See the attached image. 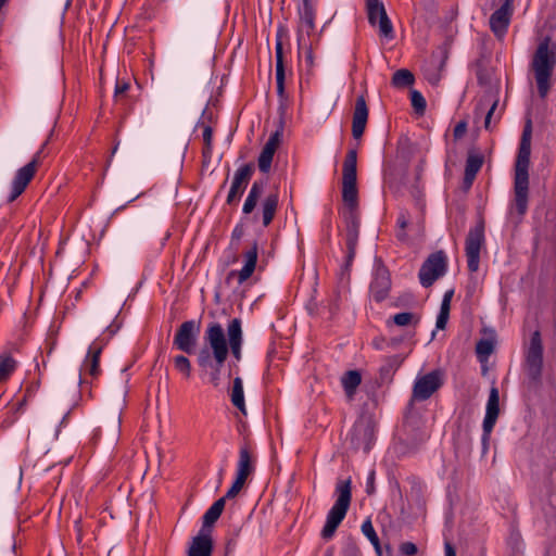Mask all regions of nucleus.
I'll return each mask as SVG.
<instances>
[{"label": "nucleus", "mask_w": 556, "mask_h": 556, "mask_svg": "<svg viewBox=\"0 0 556 556\" xmlns=\"http://www.w3.org/2000/svg\"><path fill=\"white\" fill-rule=\"evenodd\" d=\"M274 154L275 151L271 150V147H263L257 160L258 169L262 173L267 174L270 170Z\"/></svg>", "instance_id": "36"}, {"label": "nucleus", "mask_w": 556, "mask_h": 556, "mask_svg": "<svg viewBox=\"0 0 556 556\" xmlns=\"http://www.w3.org/2000/svg\"><path fill=\"white\" fill-rule=\"evenodd\" d=\"M374 479H375V472H370L368 480H367V493L371 494L374 492Z\"/></svg>", "instance_id": "54"}, {"label": "nucleus", "mask_w": 556, "mask_h": 556, "mask_svg": "<svg viewBox=\"0 0 556 556\" xmlns=\"http://www.w3.org/2000/svg\"><path fill=\"white\" fill-rule=\"evenodd\" d=\"M279 142H280V132L276 131L270 135L269 139L267 140V142L265 143L264 147H269V148L271 147V150L276 152V150L279 146Z\"/></svg>", "instance_id": "49"}, {"label": "nucleus", "mask_w": 556, "mask_h": 556, "mask_svg": "<svg viewBox=\"0 0 556 556\" xmlns=\"http://www.w3.org/2000/svg\"><path fill=\"white\" fill-rule=\"evenodd\" d=\"M48 141H46L41 146V148L35 153L30 162H28L26 165L17 169V172L15 173V176L11 185V193L8 198L9 202H13L14 200H16L24 192L28 184L34 178L38 169V166L42 161L43 151Z\"/></svg>", "instance_id": "6"}, {"label": "nucleus", "mask_w": 556, "mask_h": 556, "mask_svg": "<svg viewBox=\"0 0 556 556\" xmlns=\"http://www.w3.org/2000/svg\"><path fill=\"white\" fill-rule=\"evenodd\" d=\"M511 15L513 0H505L490 17V28L495 36L500 37L506 34Z\"/></svg>", "instance_id": "18"}, {"label": "nucleus", "mask_w": 556, "mask_h": 556, "mask_svg": "<svg viewBox=\"0 0 556 556\" xmlns=\"http://www.w3.org/2000/svg\"><path fill=\"white\" fill-rule=\"evenodd\" d=\"M307 60L312 61V53L311 52H308V54H307Z\"/></svg>", "instance_id": "62"}, {"label": "nucleus", "mask_w": 556, "mask_h": 556, "mask_svg": "<svg viewBox=\"0 0 556 556\" xmlns=\"http://www.w3.org/2000/svg\"><path fill=\"white\" fill-rule=\"evenodd\" d=\"M500 415V394L498 389L493 386L490 390L488 403H486V410L485 416L482 424V445L484 452L488 450L490 434L496 424V420Z\"/></svg>", "instance_id": "13"}, {"label": "nucleus", "mask_w": 556, "mask_h": 556, "mask_svg": "<svg viewBox=\"0 0 556 556\" xmlns=\"http://www.w3.org/2000/svg\"><path fill=\"white\" fill-rule=\"evenodd\" d=\"M244 484H245V480L236 476L233 483L231 484V486L229 488V490L226 492V494L223 497H226V501L235 498L239 494V492L242 490Z\"/></svg>", "instance_id": "43"}, {"label": "nucleus", "mask_w": 556, "mask_h": 556, "mask_svg": "<svg viewBox=\"0 0 556 556\" xmlns=\"http://www.w3.org/2000/svg\"><path fill=\"white\" fill-rule=\"evenodd\" d=\"M279 203V194L278 192H271L266 195L264 201L262 202L261 211H262V223L264 227H267L273 222Z\"/></svg>", "instance_id": "25"}, {"label": "nucleus", "mask_w": 556, "mask_h": 556, "mask_svg": "<svg viewBox=\"0 0 556 556\" xmlns=\"http://www.w3.org/2000/svg\"><path fill=\"white\" fill-rule=\"evenodd\" d=\"M467 130V123L465 121H460L456 124L453 130V135L455 139H460Z\"/></svg>", "instance_id": "48"}, {"label": "nucleus", "mask_w": 556, "mask_h": 556, "mask_svg": "<svg viewBox=\"0 0 556 556\" xmlns=\"http://www.w3.org/2000/svg\"><path fill=\"white\" fill-rule=\"evenodd\" d=\"M543 368V344L539 330L534 331L525 354V369L531 381L539 383Z\"/></svg>", "instance_id": "7"}, {"label": "nucleus", "mask_w": 556, "mask_h": 556, "mask_svg": "<svg viewBox=\"0 0 556 556\" xmlns=\"http://www.w3.org/2000/svg\"><path fill=\"white\" fill-rule=\"evenodd\" d=\"M483 101H485L486 103H491V106L488 110L485 118H484V127H485V129H490L491 128V121H492L493 114H494V112H495V110L497 108L498 100L497 99H492V98H488V99L485 98Z\"/></svg>", "instance_id": "44"}, {"label": "nucleus", "mask_w": 556, "mask_h": 556, "mask_svg": "<svg viewBox=\"0 0 556 556\" xmlns=\"http://www.w3.org/2000/svg\"><path fill=\"white\" fill-rule=\"evenodd\" d=\"M130 88V84L125 80H117L114 89V101L116 103L123 102Z\"/></svg>", "instance_id": "42"}, {"label": "nucleus", "mask_w": 556, "mask_h": 556, "mask_svg": "<svg viewBox=\"0 0 556 556\" xmlns=\"http://www.w3.org/2000/svg\"><path fill=\"white\" fill-rule=\"evenodd\" d=\"M453 295H454V290H453V289L447 290V291L444 293L442 301H444V302H450V303H451Z\"/></svg>", "instance_id": "57"}, {"label": "nucleus", "mask_w": 556, "mask_h": 556, "mask_svg": "<svg viewBox=\"0 0 556 556\" xmlns=\"http://www.w3.org/2000/svg\"><path fill=\"white\" fill-rule=\"evenodd\" d=\"M352 481L351 478L339 479L336 483V502L327 514L325 526L321 530V536L325 540L331 539L340 523L346 516L352 501Z\"/></svg>", "instance_id": "5"}, {"label": "nucleus", "mask_w": 556, "mask_h": 556, "mask_svg": "<svg viewBox=\"0 0 556 556\" xmlns=\"http://www.w3.org/2000/svg\"><path fill=\"white\" fill-rule=\"evenodd\" d=\"M362 532L363 534L369 540V542L375 547L376 553L380 556L381 555V545L379 538L374 529L372 522L370 519H366L362 525Z\"/></svg>", "instance_id": "35"}, {"label": "nucleus", "mask_w": 556, "mask_h": 556, "mask_svg": "<svg viewBox=\"0 0 556 556\" xmlns=\"http://www.w3.org/2000/svg\"><path fill=\"white\" fill-rule=\"evenodd\" d=\"M104 346V342L97 339L94 340L88 349V353L83 363L81 370L87 372L91 378L97 379L101 375L100 368V355L102 353Z\"/></svg>", "instance_id": "20"}, {"label": "nucleus", "mask_w": 556, "mask_h": 556, "mask_svg": "<svg viewBox=\"0 0 556 556\" xmlns=\"http://www.w3.org/2000/svg\"><path fill=\"white\" fill-rule=\"evenodd\" d=\"M412 106L418 114H424L426 111L427 102L425 97L418 90L410 91Z\"/></svg>", "instance_id": "41"}, {"label": "nucleus", "mask_w": 556, "mask_h": 556, "mask_svg": "<svg viewBox=\"0 0 556 556\" xmlns=\"http://www.w3.org/2000/svg\"><path fill=\"white\" fill-rule=\"evenodd\" d=\"M447 267V257L443 251H437L428 256L419 269V281L425 288L431 287L442 277Z\"/></svg>", "instance_id": "8"}, {"label": "nucleus", "mask_w": 556, "mask_h": 556, "mask_svg": "<svg viewBox=\"0 0 556 556\" xmlns=\"http://www.w3.org/2000/svg\"><path fill=\"white\" fill-rule=\"evenodd\" d=\"M408 223H409V215H408V213L406 211L401 212L399 214L396 224L401 228L402 231L407 227Z\"/></svg>", "instance_id": "50"}, {"label": "nucleus", "mask_w": 556, "mask_h": 556, "mask_svg": "<svg viewBox=\"0 0 556 556\" xmlns=\"http://www.w3.org/2000/svg\"><path fill=\"white\" fill-rule=\"evenodd\" d=\"M254 173V164L247 163L240 166L233 175V179L230 186V190L227 195V204L231 205L237 202L243 194L249 181Z\"/></svg>", "instance_id": "15"}, {"label": "nucleus", "mask_w": 556, "mask_h": 556, "mask_svg": "<svg viewBox=\"0 0 556 556\" xmlns=\"http://www.w3.org/2000/svg\"><path fill=\"white\" fill-rule=\"evenodd\" d=\"M531 136L532 127L529 121L522 130L515 161L514 200L509 207V214L516 215L518 219H521L528 210Z\"/></svg>", "instance_id": "2"}, {"label": "nucleus", "mask_w": 556, "mask_h": 556, "mask_svg": "<svg viewBox=\"0 0 556 556\" xmlns=\"http://www.w3.org/2000/svg\"><path fill=\"white\" fill-rule=\"evenodd\" d=\"M265 182L262 180H255L249 191V194L244 201L242 212L248 215L251 214L257 205L258 199L263 193Z\"/></svg>", "instance_id": "29"}, {"label": "nucleus", "mask_w": 556, "mask_h": 556, "mask_svg": "<svg viewBox=\"0 0 556 556\" xmlns=\"http://www.w3.org/2000/svg\"><path fill=\"white\" fill-rule=\"evenodd\" d=\"M26 403V400L23 399L20 403H17L16 410H21Z\"/></svg>", "instance_id": "59"}, {"label": "nucleus", "mask_w": 556, "mask_h": 556, "mask_svg": "<svg viewBox=\"0 0 556 556\" xmlns=\"http://www.w3.org/2000/svg\"><path fill=\"white\" fill-rule=\"evenodd\" d=\"M414 75L405 68L397 70L393 76L391 84L396 88H406L414 84Z\"/></svg>", "instance_id": "34"}, {"label": "nucleus", "mask_w": 556, "mask_h": 556, "mask_svg": "<svg viewBox=\"0 0 556 556\" xmlns=\"http://www.w3.org/2000/svg\"><path fill=\"white\" fill-rule=\"evenodd\" d=\"M404 357L401 355H391L384 359L380 367V378L382 381L391 380L394 372L401 367Z\"/></svg>", "instance_id": "30"}, {"label": "nucleus", "mask_w": 556, "mask_h": 556, "mask_svg": "<svg viewBox=\"0 0 556 556\" xmlns=\"http://www.w3.org/2000/svg\"><path fill=\"white\" fill-rule=\"evenodd\" d=\"M204 346L198 352L199 367L210 374V382L214 387L220 384V370L228 357L227 339L219 323L207 325L203 336Z\"/></svg>", "instance_id": "1"}, {"label": "nucleus", "mask_w": 556, "mask_h": 556, "mask_svg": "<svg viewBox=\"0 0 556 556\" xmlns=\"http://www.w3.org/2000/svg\"><path fill=\"white\" fill-rule=\"evenodd\" d=\"M226 504V497H220L213 503V505L205 511L202 517V528L205 530H210L220 517Z\"/></svg>", "instance_id": "28"}, {"label": "nucleus", "mask_w": 556, "mask_h": 556, "mask_svg": "<svg viewBox=\"0 0 556 556\" xmlns=\"http://www.w3.org/2000/svg\"><path fill=\"white\" fill-rule=\"evenodd\" d=\"M227 346L228 352L230 351L232 356L237 359H241V349L243 343L242 323L239 318H232L227 325Z\"/></svg>", "instance_id": "21"}, {"label": "nucleus", "mask_w": 556, "mask_h": 556, "mask_svg": "<svg viewBox=\"0 0 556 556\" xmlns=\"http://www.w3.org/2000/svg\"><path fill=\"white\" fill-rule=\"evenodd\" d=\"M494 350V344L491 340L481 339L477 342L476 353L480 359L488 358Z\"/></svg>", "instance_id": "39"}, {"label": "nucleus", "mask_w": 556, "mask_h": 556, "mask_svg": "<svg viewBox=\"0 0 556 556\" xmlns=\"http://www.w3.org/2000/svg\"><path fill=\"white\" fill-rule=\"evenodd\" d=\"M174 366L187 379H189L191 377V363H190V361L186 356L177 355L174 358Z\"/></svg>", "instance_id": "40"}, {"label": "nucleus", "mask_w": 556, "mask_h": 556, "mask_svg": "<svg viewBox=\"0 0 556 556\" xmlns=\"http://www.w3.org/2000/svg\"><path fill=\"white\" fill-rule=\"evenodd\" d=\"M202 137H203V141H204V147H203V150H202V155H203V159L208 162L211 160L212 151H213V144H212V141H213V129H212L211 126L203 125Z\"/></svg>", "instance_id": "37"}, {"label": "nucleus", "mask_w": 556, "mask_h": 556, "mask_svg": "<svg viewBox=\"0 0 556 556\" xmlns=\"http://www.w3.org/2000/svg\"><path fill=\"white\" fill-rule=\"evenodd\" d=\"M368 106L363 94L358 96L355 100L353 118H352V136L354 139L362 138L367 121H368Z\"/></svg>", "instance_id": "19"}, {"label": "nucleus", "mask_w": 556, "mask_h": 556, "mask_svg": "<svg viewBox=\"0 0 556 556\" xmlns=\"http://www.w3.org/2000/svg\"><path fill=\"white\" fill-rule=\"evenodd\" d=\"M362 377L357 370L346 371L342 379V387L346 395L352 396L355 393L356 388L361 384Z\"/></svg>", "instance_id": "33"}, {"label": "nucleus", "mask_w": 556, "mask_h": 556, "mask_svg": "<svg viewBox=\"0 0 556 556\" xmlns=\"http://www.w3.org/2000/svg\"><path fill=\"white\" fill-rule=\"evenodd\" d=\"M391 288L390 273L379 261L375 265L372 280L370 282V294L376 302H382L389 294Z\"/></svg>", "instance_id": "16"}, {"label": "nucleus", "mask_w": 556, "mask_h": 556, "mask_svg": "<svg viewBox=\"0 0 556 556\" xmlns=\"http://www.w3.org/2000/svg\"><path fill=\"white\" fill-rule=\"evenodd\" d=\"M448 318H450V315L439 313L437 316V323H435L437 329H440V330L445 329Z\"/></svg>", "instance_id": "51"}, {"label": "nucleus", "mask_w": 556, "mask_h": 556, "mask_svg": "<svg viewBox=\"0 0 556 556\" xmlns=\"http://www.w3.org/2000/svg\"><path fill=\"white\" fill-rule=\"evenodd\" d=\"M253 470L254 465L251 452L248 445H242L239 451L236 476L247 481L248 477L253 472Z\"/></svg>", "instance_id": "26"}, {"label": "nucleus", "mask_w": 556, "mask_h": 556, "mask_svg": "<svg viewBox=\"0 0 556 556\" xmlns=\"http://www.w3.org/2000/svg\"><path fill=\"white\" fill-rule=\"evenodd\" d=\"M316 5L317 0H302L298 7V40L300 43L303 40V34L309 36L315 29Z\"/></svg>", "instance_id": "17"}, {"label": "nucleus", "mask_w": 556, "mask_h": 556, "mask_svg": "<svg viewBox=\"0 0 556 556\" xmlns=\"http://www.w3.org/2000/svg\"><path fill=\"white\" fill-rule=\"evenodd\" d=\"M213 551V541L210 530L200 529L197 536L193 538L188 549V556H211Z\"/></svg>", "instance_id": "23"}, {"label": "nucleus", "mask_w": 556, "mask_h": 556, "mask_svg": "<svg viewBox=\"0 0 556 556\" xmlns=\"http://www.w3.org/2000/svg\"><path fill=\"white\" fill-rule=\"evenodd\" d=\"M276 85H277V94L279 98L285 97V79H286V70H285V60H283V47L280 36H277L276 40Z\"/></svg>", "instance_id": "24"}, {"label": "nucleus", "mask_w": 556, "mask_h": 556, "mask_svg": "<svg viewBox=\"0 0 556 556\" xmlns=\"http://www.w3.org/2000/svg\"><path fill=\"white\" fill-rule=\"evenodd\" d=\"M257 252H258V245L257 242L254 241L251 245V248L243 254L244 257V265L239 271H230L228 275V279L232 276L238 277V283L242 285L244 281H247L252 274L255 270L256 262H257Z\"/></svg>", "instance_id": "22"}, {"label": "nucleus", "mask_w": 556, "mask_h": 556, "mask_svg": "<svg viewBox=\"0 0 556 556\" xmlns=\"http://www.w3.org/2000/svg\"><path fill=\"white\" fill-rule=\"evenodd\" d=\"M353 261L345 260L344 264L341 267V275H349L351 267H352Z\"/></svg>", "instance_id": "53"}, {"label": "nucleus", "mask_w": 556, "mask_h": 556, "mask_svg": "<svg viewBox=\"0 0 556 556\" xmlns=\"http://www.w3.org/2000/svg\"><path fill=\"white\" fill-rule=\"evenodd\" d=\"M482 164L483 159L480 155L469 154L466 161L465 173L476 177Z\"/></svg>", "instance_id": "38"}, {"label": "nucleus", "mask_w": 556, "mask_h": 556, "mask_svg": "<svg viewBox=\"0 0 556 556\" xmlns=\"http://www.w3.org/2000/svg\"><path fill=\"white\" fill-rule=\"evenodd\" d=\"M117 147H118V144H116V146L113 148V151H112V153H113V154L117 151Z\"/></svg>", "instance_id": "61"}, {"label": "nucleus", "mask_w": 556, "mask_h": 556, "mask_svg": "<svg viewBox=\"0 0 556 556\" xmlns=\"http://www.w3.org/2000/svg\"><path fill=\"white\" fill-rule=\"evenodd\" d=\"M540 98L548 94L553 85V72L556 66V42L545 36L538 45L531 63Z\"/></svg>", "instance_id": "3"}, {"label": "nucleus", "mask_w": 556, "mask_h": 556, "mask_svg": "<svg viewBox=\"0 0 556 556\" xmlns=\"http://www.w3.org/2000/svg\"><path fill=\"white\" fill-rule=\"evenodd\" d=\"M359 236V225H345V245H346V255L345 260L354 261L356 255V248L358 243Z\"/></svg>", "instance_id": "27"}, {"label": "nucleus", "mask_w": 556, "mask_h": 556, "mask_svg": "<svg viewBox=\"0 0 556 556\" xmlns=\"http://www.w3.org/2000/svg\"><path fill=\"white\" fill-rule=\"evenodd\" d=\"M397 237H399V239L404 240L406 235L404 232H399Z\"/></svg>", "instance_id": "60"}, {"label": "nucleus", "mask_w": 556, "mask_h": 556, "mask_svg": "<svg viewBox=\"0 0 556 556\" xmlns=\"http://www.w3.org/2000/svg\"><path fill=\"white\" fill-rule=\"evenodd\" d=\"M444 556H456V551L450 542L444 544Z\"/></svg>", "instance_id": "52"}, {"label": "nucleus", "mask_w": 556, "mask_h": 556, "mask_svg": "<svg viewBox=\"0 0 556 556\" xmlns=\"http://www.w3.org/2000/svg\"><path fill=\"white\" fill-rule=\"evenodd\" d=\"M484 244V225L483 222L478 223L470 228L465 242V252L467 257V266L470 273H476L480 265V252Z\"/></svg>", "instance_id": "9"}, {"label": "nucleus", "mask_w": 556, "mask_h": 556, "mask_svg": "<svg viewBox=\"0 0 556 556\" xmlns=\"http://www.w3.org/2000/svg\"><path fill=\"white\" fill-rule=\"evenodd\" d=\"M230 400L235 407H237L242 414H247L244 403L243 382L240 377L233 379L232 389L230 393Z\"/></svg>", "instance_id": "31"}, {"label": "nucleus", "mask_w": 556, "mask_h": 556, "mask_svg": "<svg viewBox=\"0 0 556 556\" xmlns=\"http://www.w3.org/2000/svg\"><path fill=\"white\" fill-rule=\"evenodd\" d=\"M245 233L244 225L239 223L235 226L231 232V243L239 242Z\"/></svg>", "instance_id": "47"}, {"label": "nucleus", "mask_w": 556, "mask_h": 556, "mask_svg": "<svg viewBox=\"0 0 556 556\" xmlns=\"http://www.w3.org/2000/svg\"><path fill=\"white\" fill-rule=\"evenodd\" d=\"M374 439V427L366 419L357 420L349 434L351 446L356 451L363 450L365 453L371 450Z\"/></svg>", "instance_id": "11"}, {"label": "nucleus", "mask_w": 556, "mask_h": 556, "mask_svg": "<svg viewBox=\"0 0 556 556\" xmlns=\"http://www.w3.org/2000/svg\"><path fill=\"white\" fill-rule=\"evenodd\" d=\"M199 331L200 327L195 320L184 321L175 333L174 345L179 351L192 354L195 350Z\"/></svg>", "instance_id": "14"}, {"label": "nucleus", "mask_w": 556, "mask_h": 556, "mask_svg": "<svg viewBox=\"0 0 556 556\" xmlns=\"http://www.w3.org/2000/svg\"><path fill=\"white\" fill-rule=\"evenodd\" d=\"M400 552L405 556H415L418 552L416 544L404 542L400 545Z\"/></svg>", "instance_id": "46"}, {"label": "nucleus", "mask_w": 556, "mask_h": 556, "mask_svg": "<svg viewBox=\"0 0 556 556\" xmlns=\"http://www.w3.org/2000/svg\"><path fill=\"white\" fill-rule=\"evenodd\" d=\"M368 23L371 26H379L380 36L391 40L394 38V29L389 18L384 4L380 0H366Z\"/></svg>", "instance_id": "10"}, {"label": "nucleus", "mask_w": 556, "mask_h": 556, "mask_svg": "<svg viewBox=\"0 0 556 556\" xmlns=\"http://www.w3.org/2000/svg\"><path fill=\"white\" fill-rule=\"evenodd\" d=\"M414 319V314L409 312H403L393 316V321L397 326H407Z\"/></svg>", "instance_id": "45"}, {"label": "nucleus", "mask_w": 556, "mask_h": 556, "mask_svg": "<svg viewBox=\"0 0 556 556\" xmlns=\"http://www.w3.org/2000/svg\"><path fill=\"white\" fill-rule=\"evenodd\" d=\"M475 178V176H470L469 174L465 173L464 186L466 189H469L472 186Z\"/></svg>", "instance_id": "55"}, {"label": "nucleus", "mask_w": 556, "mask_h": 556, "mask_svg": "<svg viewBox=\"0 0 556 556\" xmlns=\"http://www.w3.org/2000/svg\"><path fill=\"white\" fill-rule=\"evenodd\" d=\"M17 362L9 352L0 353V382L7 381L15 371Z\"/></svg>", "instance_id": "32"}, {"label": "nucleus", "mask_w": 556, "mask_h": 556, "mask_svg": "<svg viewBox=\"0 0 556 556\" xmlns=\"http://www.w3.org/2000/svg\"><path fill=\"white\" fill-rule=\"evenodd\" d=\"M356 165L357 151L351 149L345 155L342 168V200L345 205L343 213L345 225H351V222H353V225H359Z\"/></svg>", "instance_id": "4"}, {"label": "nucleus", "mask_w": 556, "mask_h": 556, "mask_svg": "<svg viewBox=\"0 0 556 556\" xmlns=\"http://www.w3.org/2000/svg\"><path fill=\"white\" fill-rule=\"evenodd\" d=\"M450 311H451V303L442 301L439 313L450 315Z\"/></svg>", "instance_id": "56"}, {"label": "nucleus", "mask_w": 556, "mask_h": 556, "mask_svg": "<svg viewBox=\"0 0 556 556\" xmlns=\"http://www.w3.org/2000/svg\"><path fill=\"white\" fill-rule=\"evenodd\" d=\"M424 172V162H420V164L416 167V179L419 180L421 178Z\"/></svg>", "instance_id": "58"}, {"label": "nucleus", "mask_w": 556, "mask_h": 556, "mask_svg": "<svg viewBox=\"0 0 556 556\" xmlns=\"http://www.w3.org/2000/svg\"><path fill=\"white\" fill-rule=\"evenodd\" d=\"M443 384L441 379V374L438 370H433L428 372L415 380L413 387V401H426L432 396L434 392H437L441 386Z\"/></svg>", "instance_id": "12"}]
</instances>
